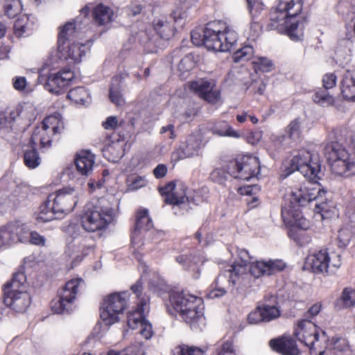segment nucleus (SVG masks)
<instances>
[{
	"instance_id": "obj_40",
	"label": "nucleus",
	"mask_w": 355,
	"mask_h": 355,
	"mask_svg": "<svg viewBox=\"0 0 355 355\" xmlns=\"http://www.w3.org/2000/svg\"><path fill=\"white\" fill-rule=\"evenodd\" d=\"M212 355H237L234 338L230 337L216 347Z\"/></svg>"
},
{
	"instance_id": "obj_63",
	"label": "nucleus",
	"mask_w": 355,
	"mask_h": 355,
	"mask_svg": "<svg viewBox=\"0 0 355 355\" xmlns=\"http://www.w3.org/2000/svg\"><path fill=\"white\" fill-rule=\"evenodd\" d=\"M32 244L37 245H44L46 239L44 236H41L36 232H29L28 241Z\"/></svg>"
},
{
	"instance_id": "obj_15",
	"label": "nucleus",
	"mask_w": 355,
	"mask_h": 355,
	"mask_svg": "<svg viewBox=\"0 0 355 355\" xmlns=\"http://www.w3.org/2000/svg\"><path fill=\"white\" fill-rule=\"evenodd\" d=\"M159 193L163 197L166 204L180 205L187 202L188 187L180 180H172L163 187L158 188Z\"/></svg>"
},
{
	"instance_id": "obj_1",
	"label": "nucleus",
	"mask_w": 355,
	"mask_h": 355,
	"mask_svg": "<svg viewBox=\"0 0 355 355\" xmlns=\"http://www.w3.org/2000/svg\"><path fill=\"white\" fill-rule=\"evenodd\" d=\"M303 6L304 0H280L270 9L267 30H277L295 42L302 40L307 23L306 17L300 15Z\"/></svg>"
},
{
	"instance_id": "obj_39",
	"label": "nucleus",
	"mask_w": 355,
	"mask_h": 355,
	"mask_svg": "<svg viewBox=\"0 0 355 355\" xmlns=\"http://www.w3.org/2000/svg\"><path fill=\"white\" fill-rule=\"evenodd\" d=\"M237 33L226 24V28L223 31L222 46L220 51H229L237 42Z\"/></svg>"
},
{
	"instance_id": "obj_8",
	"label": "nucleus",
	"mask_w": 355,
	"mask_h": 355,
	"mask_svg": "<svg viewBox=\"0 0 355 355\" xmlns=\"http://www.w3.org/2000/svg\"><path fill=\"white\" fill-rule=\"evenodd\" d=\"M260 169L259 158L251 155H239L226 166V171L231 176L245 180L257 177Z\"/></svg>"
},
{
	"instance_id": "obj_41",
	"label": "nucleus",
	"mask_w": 355,
	"mask_h": 355,
	"mask_svg": "<svg viewBox=\"0 0 355 355\" xmlns=\"http://www.w3.org/2000/svg\"><path fill=\"white\" fill-rule=\"evenodd\" d=\"M209 198V190L207 187H202L198 189L193 190L189 195L187 194V202L198 205Z\"/></svg>"
},
{
	"instance_id": "obj_32",
	"label": "nucleus",
	"mask_w": 355,
	"mask_h": 355,
	"mask_svg": "<svg viewBox=\"0 0 355 355\" xmlns=\"http://www.w3.org/2000/svg\"><path fill=\"white\" fill-rule=\"evenodd\" d=\"M305 224L306 226L303 228L297 225L290 226L291 228L288 231V237L300 247L305 246L311 241V236L305 232V230L308 228L306 220Z\"/></svg>"
},
{
	"instance_id": "obj_4",
	"label": "nucleus",
	"mask_w": 355,
	"mask_h": 355,
	"mask_svg": "<svg viewBox=\"0 0 355 355\" xmlns=\"http://www.w3.org/2000/svg\"><path fill=\"white\" fill-rule=\"evenodd\" d=\"M293 336L309 347L311 355H323L328 347V336L314 322L309 319L299 320Z\"/></svg>"
},
{
	"instance_id": "obj_23",
	"label": "nucleus",
	"mask_w": 355,
	"mask_h": 355,
	"mask_svg": "<svg viewBox=\"0 0 355 355\" xmlns=\"http://www.w3.org/2000/svg\"><path fill=\"white\" fill-rule=\"evenodd\" d=\"M73 78V72L70 69H62L48 77L46 88L51 93L60 94L62 93V89L69 85Z\"/></svg>"
},
{
	"instance_id": "obj_22",
	"label": "nucleus",
	"mask_w": 355,
	"mask_h": 355,
	"mask_svg": "<svg viewBox=\"0 0 355 355\" xmlns=\"http://www.w3.org/2000/svg\"><path fill=\"white\" fill-rule=\"evenodd\" d=\"M202 144V136L200 133L189 135L180 148L174 153L173 157L177 159L191 157L198 155Z\"/></svg>"
},
{
	"instance_id": "obj_37",
	"label": "nucleus",
	"mask_w": 355,
	"mask_h": 355,
	"mask_svg": "<svg viewBox=\"0 0 355 355\" xmlns=\"http://www.w3.org/2000/svg\"><path fill=\"white\" fill-rule=\"evenodd\" d=\"M196 65V61L195 60L194 55L192 53L186 55L181 59L178 65L180 77L182 79L187 78L190 71L195 68Z\"/></svg>"
},
{
	"instance_id": "obj_64",
	"label": "nucleus",
	"mask_w": 355,
	"mask_h": 355,
	"mask_svg": "<svg viewBox=\"0 0 355 355\" xmlns=\"http://www.w3.org/2000/svg\"><path fill=\"white\" fill-rule=\"evenodd\" d=\"M321 309L322 304L320 302H317L308 309V311L304 313V317L306 319L311 320V318L317 315L320 312Z\"/></svg>"
},
{
	"instance_id": "obj_26",
	"label": "nucleus",
	"mask_w": 355,
	"mask_h": 355,
	"mask_svg": "<svg viewBox=\"0 0 355 355\" xmlns=\"http://www.w3.org/2000/svg\"><path fill=\"white\" fill-rule=\"evenodd\" d=\"M56 209H58L55 207L53 201L50 200V196H49L35 213L36 220L37 222L46 223L62 218Z\"/></svg>"
},
{
	"instance_id": "obj_60",
	"label": "nucleus",
	"mask_w": 355,
	"mask_h": 355,
	"mask_svg": "<svg viewBox=\"0 0 355 355\" xmlns=\"http://www.w3.org/2000/svg\"><path fill=\"white\" fill-rule=\"evenodd\" d=\"M337 76L334 73H325L322 77V86L326 89L334 87L336 85Z\"/></svg>"
},
{
	"instance_id": "obj_11",
	"label": "nucleus",
	"mask_w": 355,
	"mask_h": 355,
	"mask_svg": "<svg viewBox=\"0 0 355 355\" xmlns=\"http://www.w3.org/2000/svg\"><path fill=\"white\" fill-rule=\"evenodd\" d=\"M81 279H73L67 282L59 293V298L51 302L52 311L58 314L69 313L72 310V304L80 291Z\"/></svg>"
},
{
	"instance_id": "obj_21",
	"label": "nucleus",
	"mask_w": 355,
	"mask_h": 355,
	"mask_svg": "<svg viewBox=\"0 0 355 355\" xmlns=\"http://www.w3.org/2000/svg\"><path fill=\"white\" fill-rule=\"evenodd\" d=\"M330 261L327 250L322 249L310 254L306 258V263L310 266L313 272L327 275L329 274Z\"/></svg>"
},
{
	"instance_id": "obj_36",
	"label": "nucleus",
	"mask_w": 355,
	"mask_h": 355,
	"mask_svg": "<svg viewBox=\"0 0 355 355\" xmlns=\"http://www.w3.org/2000/svg\"><path fill=\"white\" fill-rule=\"evenodd\" d=\"M311 98L315 103L323 107L331 106L335 103L334 96L329 94L328 89L323 87L314 90Z\"/></svg>"
},
{
	"instance_id": "obj_38",
	"label": "nucleus",
	"mask_w": 355,
	"mask_h": 355,
	"mask_svg": "<svg viewBox=\"0 0 355 355\" xmlns=\"http://www.w3.org/2000/svg\"><path fill=\"white\" fill-rule=\"evenodd\" d=\"M212 132L214 134L222 137L239 138L241 136L237 131L234 130L232 126L225 121L216 123L212 128Z\"/></svg>"
},
{
	"instance_id": "obj_46",
	"label": "nucleus",
	"mask_w": 355,
	"mask_h": 355,
	"mask_svg": "<svg viewBox=\"0 0 355 355\" xmlns=\"http://www.w3.org/2000/svg\"><path fill=\"white\" fill-rule=\"evenodd\" d=\"M32 147L33 148L31 150H26L24 155V164L29 168H36L41 162L39 154L35 148V146L32 145Z\"/></svg>"
},
{
	"instance_id": "obj_43",
	"label": "nucleus",
	"mask_w": 355,
	"mask_h": 355,
	"mask_svg": "<svg viewBox=\"0 0 355 355\" xmlns=\"http://www.w3.org/2000/svg\"><path fill=\"white\" fill-rule=\"evenodd\" d=\"M67 96L76 103L84 105L88 102L89 94L85 87H77L70 89Z\"/></svg>"
},
{
	"instance_id": "obj_3",
	"label": "nucleus",
	"mask_w": 355,
	"mask_h": 355,
	"mask_svg": "<svg viewBox=\"0 0 355 355\" xmlns=\"http://www.w3.org/2000/svg\"><path fill=\"white\" fill-rule=\"evenodd\" d=\"M164 293H167L172 309L178 313L187 323L192 324L202 319L204 310L202 297L185 291H171L168 285L159 278H157V296L162 297Z\"/></svg>"
},
{
	"instance_id": "obj_42",
	"label": "nucleus",
	"mask_w": 355,
	"mask_h": 355,
	"mask_svg": "<svg viewBox=\"0 0 355 355\" xmlns=\"http://www.w3.org/2000/svg\"><path fill=\"white\" fill-rule=\"evenodd\" d=\"M254 53V50L252 46L245 45L234 53L232 60L236 63L247 62L253 58Z\"/></svg>"
},
{
	"instance_id": "obj_35",
	"label": "nucleus",
	"mask_w": 355,
	"mask_h": 355,
	"mask_svg": "<svg viewBox=\"0 0 355 355\" xmlns=\"http://www.w3.org/2000/svg\"><path fill=\"white\" fill-rule=\"evenodd\" d=\"M246 269L239 266L236 262L228 266L227 269L224 270L223 275L228 278V283L232 288L236 284H241L243 279V275L245 274Z\"/></svg>"
},
{
	"instance_id": "obj_5",
	"label": "nucleus",
	"mask_w": 355,
	"mask_h": 355,
	"mask_svg": "<svg viewBox=\"0 0 355 355\" xmlns=\"http://www.w3.org/2000/svg\"><path fill=\"white\" fill-rule=\"evenodd\" d=\"M115 213L110 202L103 198L95 205H87L80 218L83 228L89 232L103 230L114 221Z\"/></svg>"
},
{
	"instance_id": "obj_54",
	"label": "nucleus",
	"mask_w": 355,
	"mask_h": 355,
	"mask_svg": "<svg viewBox=\"0 0 355 355\" xmlns=\"http://www.w3.org/2000/svg\"><path fill=\"white\" fill-rule=\"evenodd\" d=\"M175 351L177 355H202L203 351L200 348L188 346L186 345H182L177 346L175 348Z\"/></svg>"
},
{
	"instance_id": "obj_59",
	"label": "nucleus",
	"mask_w": 355,
	"mask_h": 355,
	"mask_svg": "<svg viewBox=\"0 0 355 355\" xmlns=\"http://www.w3.org/2000/svg\"><path fill=\"white\" fill-rule=\"evenodd\" d=\"M316 204L315 207V211L320 214L322 217L324 216L325 214H327L329 210H331V206L329 205V202L327 201L326 194L324 196L323 199H320L319 200H315Z\"/></svg>"
},
{
	"instance_id": "obj_13",
	"label": "nucleus",
	"mask_w": 355,
	"mask_h": 355,
	"mask_svg": "<svg viewBox=\"0 0 355 355\" xmlns=\"http://www.w3.org/2000/svg\"><path fill=\"white\" fill-rule=\"evenodd\" d=\"M89 7L85 6L80 10V14L74 19L73 22L67 23L59 32L58 37V46L66 45L74 42L73 40L79 37L80 30L89 22L87 17Z\"/></svg>"
},
{
	"instance_id": "obj_16",
	"label": "nucleus",
	"mask_w": 355,
	"mask_h": 355,
	"mask_svg": "<svg viewBox=\"0 0 355 355\" xmlns=\"http://www.w3.org/2000/svg\"><path fill=\"white\" fill-rule=\"evenodd\" d=\"M50 200L55 204L59 215L62 217L71 212L78 202L79 191L72 187L60 189L56 193H52Z\"/></svg>"
},
{
	"instance_id": "obj_17",
	"label": "nucleus",
	"mask_w": 355,
	"mask_h": 355,
	"mask_svg": "<svg viewBox=\"0 0 355 355\" xmlns=\"http://www.w3.org/2000/svg\"><path fill=\"white\" fill-rule=\"evenodd\" d=\"M226 28V23L216 20L207 23L204 28V46L209 50L220 51L223 31Z\"/></svg>"
},
{
	"instance_id": "obj_57",
	"label": "nucleus",
	"mask_w": 355,
	"mask_h": 355,
	"mask_svg": "<svg viewBox=\"0 0 355 355\" xmlns=\"http://www.w3.org/2000/svg\"><path fill=\"white\" fill-rule=\"evenodd\" d=\"M176 261L184 265H187L188 266H190L191 263H193V264L197 265L199 262L201 261L200 257L198 256L193 255L191 254H181L176 257Z\"/></svg>"
},
{
	"instance_id": "obj_58",
	"label": "nucleus",
	"mask_w": 355,
	"mask_h": 355,
	"mask_svg": "<svg viewBox=\"0 0 355 355\" xmlns=\"http://www.w3.org/2000/svg\"><path fill=\"white\" fill-rule=\"evenodd\" d=\"M12 119L9 116L4 113L0 114V134H3L8 132L12 128Z\"/></svg>"
},
{
	"instance_id": "obj_24",
	"label": "nucleus",
	"mask_w": 355,
	"mask_h": 355,
	"mask_svg": "<svg viewBox=\"0 0 355 355\" xmlns=\"http://www.w3.org/2000/svg\"><path fill=\"white\" fill-rule=\"evenodd\" d=\"M270 348L281 355H299L300 350L296 340L291 336H280L271 339L269 342Z\"/></svg>"
},
{
	"instance_id": "obj_56",
	"label": "nucleus",
	"mask_w": 355,
	"mask_h": 355,
	"mask_svg": "<svg viewBox=\"0 0 355 355\" xmlns=\"http://www.w3.org/2000/svg\"><path fill=\"white\" fill-rule=\"evenodd\" d=\"M236 253L240 260V262L236 261V264L246 269V266L252 262V257L250 255L249 252L244 248H238Z\"/></svg>"
},
{
	"instance_id": "obj_34",
	"label": "nucleus",
	"mask_w": 355,
	"mask_h": 355,
	"mask_svg": "<svg viewBox=\"0 0 355 355\" xmlns=\"http://www.w3.org/2000/svg\"><path fill=\"white\" fill-rule=\"evenodd\" d=\"M8 224L14 243L17 242L24 243L28 241L30 231L25 224L20 223L17 221Z\"/></svg>"
},
{
	"instance_id": "obj_6",
	"label": "nucleus",
	"mask_w": 355,
	"mask_h": 355,
	"mask_svg": "<svg viewBox=\"0 0 355 355\" xmlns=\"http://www.w3.org/2000/svg\"><path fill=\"white\" fill-rule=\"evenodd\" d=\"M26 277L23 272L14 274L11 281L3 287V302L17 313H24L31 304L30 295L26 292Z\"/></svg>"
},
{
	"instance_id": "obj_61",
	"label": "nucleus",
	"mask_w": 355,
	"mask_h": 355,
	"mask_svg": "<svg viewBox=\"0 0 355 355\" xmlns=\"http://www.w3.org/2000/svg\"><path fill=\"white\" fill-rule=\"evenodd\" d=\"M263 313L261 311L259 305L256 309L251 311L248 316V320L250 324H258L264 321V318H262Z\"/></svg>"
},
{
	"instance_id": "obj_55",
	"label": "nucleus",
	"mask_w": 355,
	"mask_h": 355,
	"mask_svg": "<svg viewBox=\"0 0 355 355\" xmlns=\"http://www.w3.org/2000/svg\"><path fill=\"white\" fill-rule=\"evenodd\" d=\"M14 243L9 224L0 227V248Z\"/></svg>"
},
{
	"instance_id": "obj_12",
	"label": "nucleus",
	"mask_w": 355,
	"mask_h": 355,
	"mask_svg": "<svg viewBox=\"0 0 355 355\" xmlns=\"http://www.w3.org/2000/svg\"><path fill=\"white\" fill-rule=\"evenodd\" d=\"M52 120L55 119L49 117L43 121L42 125L35 128L31 138V143L35 146L38 143L41 148H49L51 145L52 137L60 135L64 129L63 123L58 121L54 125Z\"/></svg>"
},
{
	"instance_id": "obj_27",
	"label": "nucleus",
	"mask_w": 355,
	"mask_h": 355,
	"mask_svg": "<svg viewBox=\"0 0 355 355\" xmlns=\"http://www.w3.org/2000/svg\"><path fill=\"white\" fill-rule=\"evenodd\" d=\"M341 94L348 101H355V69L347 71L340 82Z\"/></svg>"
},
{
	"instance_id": "obj_49",
	"label": "nucleus",
	"mask_w": 355,
	"mask_h": 355,
	"mask_svg": "<svg viewBox=\"0 0 355 355\" xmlns=\"http://www.w3.org/2000/svg\"><path fill=\"white\" fill-rule=\"evenodd\" d=\"M147 184V181L143 177L139 175L129 176L126 179V185L128 191H136Z\"/></svg>"
},
{
	"instance_id": "obj_10",
	"label": "nucleus",
	"mask_w": 355,
	"mask_h": 355,
	"mask_svg": "<svg viewBox=\"0 0 355 355\" xmlns=\"http://www.w3.org/2000/svg\"><path fill=\"white\" fill-rule=\"evenodd\" d=\"M286 174H291L295 171H300L304 178L314 180L320 179L318 173L320 171V164L318 162H313L311 155L309 151L303 150L293 157L290 166L287 168Z\"/></svg>"
},
{
	"instance_id": "obj_31",
	"label": "nucleus",
	"mask_w": 355,
	"mask_h": 355,
	"mask_svg": "<svg viewBox=\"0 0 355 355\" xmlns=\"http://www.w3.org/2000/svg\"><path fill=\"white\" fill-rule=\"evenodd\" d=\"M153 227V220L149 217L148 211L146 209L138 210L135 215L133 236H136L140 231H148Z\"/></svg>"
},
{
	"instance_id": "obj_51",
	"label": "nucleus",
	"mask_w": 355,
	"mask_h": 355,
	"mask_svg": "<svg viewBox=\"0 0 355 355\" xmlns=\"http://www.w3.org/2000/svg\"><path fill=\"white\" fill-rule=\"evenodd\" d=\"M340 301L345 308L354 306L355 305V290L345 288L342 293Z\"/></svg>"
},
{
	"instance_id": "obj_44",
	"label": "nucleus",
	"mask_w": 355,
	"mask_h": 355,
	"mask_svg": "<svg viewBox=\"0 0 355 355\" xmlns=\"http://www.w3.org/2000/svg\"><path fill=\"white\" fill-rule=\"evenodd\" d=\"M3 8L6 16L14 18L21 12L22 5L20 0H3Z\"/></svg>"
},
{
	"instance_id": "obj_30",
	"label": "nucleus",
	"mask_w": 355,
	"mask_h": 355,
	"mask_svg": "<svg viewBox=\"0 0 355 355\" xmlns=\"http://www.w3.org/2000/svg\"><path fill=\"white\" fill-rule=\"evenodd\" d=\"M10 117L14 121L17 118L24 120L27 123L35 120L37 111L33 104L24 103L22 105H18L15 110L11 111Z\"/></svg>"
},
{
	"instance_id": "obj_20",
	"label": "nucleus",
	"mask_w": 355,
	"mask_h": 355,
	"mask_svg": "<svg viewBox=\"0 0 355 355\" xmlns=\"http://www.w3.org/2000/svg\"><path fill=\"white\" fill-rule=\"evenodd\" d=\"M88 50L89 48L86 44L73 42L66 45L58 46L57 57L61 60L69 61L70 63H78Z\"/></svg>"
},
{
	"instance_id": "obj_50",
	"label": "nucleus",
	"mask_w": 355,
	"mask_h": 355,
	"mask_svg": "<svg viewBox=\"0 0 355 355\" xmlns=\"http://www.w3.org/2000/svg\"><path fill=\"white\" fill-rule=\"evenodd\" d=\"M251 15V18L254 19H264L266 15V9L265 5L261 2L256 3L248 7Z\"/></svg>"
},
{
	"instance_id": "obj_7",
	"label": "nucleus",
	"mask_w": 355,
	"mask_h": 355,
	"mask_svg": "<svg viewBox=\"0 0 355 355\" xmlns=\"http://www.w3.org/2000/svg\"><path fill=\"white\" fill-rule=\"evenodd\" d=\"M324 155L332 173L347 178L355 173V161L338 141L331 142L324 148Z\"/></svg>"
},
{
	"instance_id": "obj_52",
	"label": "nucleus",
	"mask_w": 355,
	"mask_h": 355,
	"mask_svg": "<svg viewBox=\"0 0 355 355\" xmlns=\"http://www.w3.org/2000/svg\"><path fill=\"white\" fill-rule=\"evenodd\" d=\"M266 88V84L261 78L252 80L248 85L247 89L250 94L263 95Z\"/></svg>"
},
{
	"instance_id": "obj_48",
	"label": "nucleus",
	"mask_w": 355,
	"mask_h": 355,
	"mask_svg": "<svg viewBox=\"0 0 355 355\" xmlns=\"http://www.w3.org/2000/svg\"><path fill=\"white\" fill-rule=\"evenodd\" d=\"M252 63L255 71L270 72L273 69V62L265 57H259Z\"/></svg>"
},
{
	"instance_id": "obj_53",
	"label": "nucleus",
	"mask_w": 355,
	"mask_h": 355,
	"mask_svg": "<svg viewBox=\"0 0 355 355\" xmlns=\"http://www.w3.org/2000/svg\"><path fill=\"white\" fill-rule=\"evenodd\" d=\"M352 238V232L348 228H341L338 233L336 243L340 248H345Z\"/></svg>"
},
{
	"instance_id": "obj_14",
	"label": "nucleus",
	"mask_w": 355,
	"mask_h": 355,
	"mask_svg": "<svg viewBox=\"0 0 355 355\" xmlns=\"http://www.w3.org/2000/svg\"><path fill=\"white\" fill-rule=\"evenodd\" d=\"M188 85L190 91L209 103L216 104L220 98V90L215 80L200 78L190 81Z\"/></svg>"
},
{
	"instance_id": "obj_28",
	"label": "nucleus",
	"mask_w": 355,
	"mask_h": 355,
	"mask_svg": "<svg viewBox=\"0 0 355 355\" xmlns=\"http://www.w3.org/2000/svg\"><path fill=\"white\" fill-rule=\"evenodd\" d=\"M75 164L78 171L83 175L91 174L94 164V155L89 151H81L76 156Z\"/></svg>"
},
{
	"instance_id": "obj_45",
	"label": "nucleus",
	"mask_w": 355,
	"mask_h": 355,
	"mask_svg": "<svg viewBox=\"0 0 355 355\" xmlns=\"http://www.w3.org/2000/svg\"><path fill=\"white\" fill-rule=\"evenodd\" d=\"M174 25L168 21L159 20L157 23V35L160 38L168 40L174 35Z\"/></svg>"
},
{
	"instance_id": "obj_18",
	"label": "nucleus",
	"mask_w": 355,
	"mask_h": 355,
	"mask_svg": "<svg viewBox=\"0 0 355 355\" xmlns=\"http://www.w3.org/2000/svg\"><path fill=\"white\" fill-rule=\"evenodd\" d=\"M301 121L300 118L291 121L284 129V134L276 136L272 140V145L277 150L285 149L301 136Z\"/></svg>"
},
{
	"instance_id": "obj_9",
	"label": "nucleus",
	"mask_w": 355,
	"mask_h": 355,
	"mask_svg": "<svg viewBox=\"0 0 355 355\" xmlns=\"http://www.w3.org/2000/svg\"><path fill=\"white\" fill-rule=\"evenodd\" d=\"M128 293H114L104 299L101 318L107 326L119 321V315L127 306Z\"/></svg>"
},
{
	"instance_id": "obj_19",
	"label": "nucleus",
	"mask_w": 355,
	"mask_h": 355,
	"mask_svg": "<svg viewBox=\"0 0 355 355\" xmlns=\"http://www.w3.org/2000/svg\"><path fill=\"white\" fill-rule=\"evenodd\" d=\"M286 266V263L281 259L255 261L250 263L249 271L252 276L259 278L264 275H274L283 271Z\"/></svg>"
},
{
	"instance_id": "obj_33",
	"label": "nucleus",
	"mask_w": 355,
	"mask_h": 355,
	"mask_svg": "<svg viewBox=\"0 0 355 355\" xmlns=\"http://www.w3.org/2000/svg\"><path fill=\"white\" fill-rule=\"evenodd\" d=\"M144 306H147V303L141 300L135 310L128 312L127 324L129 328L135 329L146 320L144 316Z\"/></svg>"
},
{
	"instance_id": "obj_62",
	"label": "nucleus",
	"mask_w": 355,
	"mask_h": 355,
	"mask_svg": "<svg viewBox=\"0 0 355 355\" xmlns=\"http://www.w3.org/2000/svg\"><path fill=\"white\" fill-rule=\"evenodd\" d=\"M110 101L117 106L123 104V98L117 89H114L113 87L110 88Z\"/></svg>"
},
{
	"instance_id": "obj_2",
	"label": "nucleus",
	"mask_w": 355,
	"mask_h": 355,
	"mask_svg": "<svg viewBox=\"0 0 355 355\" xmlns=\"http://www.w3.org/2000/svg\"><path fill=\"white\" fill-rule=\"evenodd\" d=\"M307 180L306 182L292 191L289 202H285L282 207L281 215L288 226L305 227L306 218L302 216L300 207L311 201L322 200L327 193V191L318 182V179Z\"/></svg>"
},
{
	"instance_id": "obj_29",
	"label": "nucleus",
	"mask_w": 355,
	"mask_h": 355,
	"mask_svg": "<svg viewBox=\"0 0 355 355\" xmlns=\"http://www.w3.org/2000/svg\"><path fill=\"white\" fill-rule=\"evenodd\" d=\"M87 6L89 7V12L92 10L93 21L96 24L103 26L112 20L114 12L110 8L101 3L95 7Z\"/></svg>"
},
{
	"instance_id": "obj_47",
	"label": "nucleus",
	"mask_w": 355,
	"mask_h": 355,
	"mask_svg": "<svg viewBox=\"0 0 355 355\" xmlns=\"http://www.w3.org/2000/svg\"><path fill=\"white\" fill-rule=\"evenodd\" d=\"M261 311L263 313L262 318L265 322H270L280 316V311L275 305H269L265 303L259 304Z\"/></svg>"
},
{
	"instance_id": "obj_25",
	"label": "nucleus",
	"mask_w": 355,
	"mask_h": 355,
	"mask_svg": "<svg viewBox=\"0 0 355 355\" xmlns=\"http://www.w3.org/2000/svg\"><path fill=\"white\" fill-rule=\"evenodd\" d=\"M126 138L121 137V140L117 139L111 143L106 144L103 148V156L112 162H117L125 154L126 148L129 147Z\"/></svg>"
}]
</instances>
